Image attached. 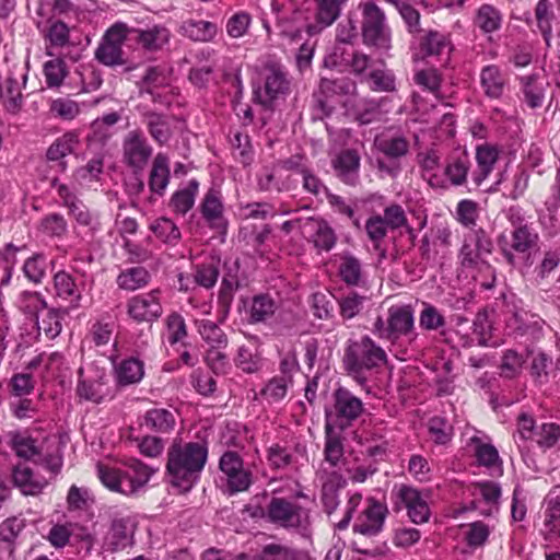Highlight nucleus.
<instances>
[{
  "label": "nucleus",
  "instance_id": "1",
  "mask_svg": "<svg viewBox=\"0 0 560 560\" xmlns=\"http://www.w3.org/2000/svg\"><path fill=\"white\" fill-rule=\"evenodd\" d=\"M208 458L206 443L174 441L167 450L166 475L173 487L186 492L199 480Z\"/></svg>",
  "mask_w": 560,
  "mask_h": 560
},
{
  "label": "nucleus",
  "instance_id": "2",
  "mask_svg": "<svg viewBox=\"0 0 560 560\" xmlns=\"http://www.w3.org/2000/svg\"><path fill=\"white\" fill-rule=\"evenodd\" d=\"M262 88L254 90V100L267 109H273L292 91V79L287 68L273 60L264 63L261 69Z\"/></svg>",
  "mask_w": 560,
  "mask_h": 560
},
{
  "label": "nucleus",
  "instance_id": "3",
  "mask_svg": "<svg viewBox=\"0 0 560 560\" xmlns=\"http://www.w3.org/2000/svg\"><path fill=\"white\" fill-rule=\"evenodd\" d=\"M386 362L385 351L369 336L357 341L349 340L342 358L345 370L355 378H359L365 371L380 368Z\"/></svg>",
  "mask_w": 560,
  "mask_h": 560
},
{
  "label": "nucleus",
  "instance_id": "4",
  "mask_svg": "<svg viewBox=\"0 0 560 560\" xmlns=\"http://www.w3.org/2000/svg\"><path fill=\"white\" fill-rule=\"evenodd\" d=\"M361 32L364 45L378 50L390 48L392 37L385 13L373 1L363 4Z\"/></svg>",
  "mask_w": 560,
  "mask_h": 560
},
{
  "label": "nucleus",
  "instance_id": "5",
  "mask_svg": "<svg viewBox=\"0 0 560 560\" xmlns=\"http://www.w3.org/2000/svg\"><path fill=\"white\" fill-rule=\"evenodd\" d=\"M129 40V27L124 23H115L102 37L96 50L95 59L107 67L126 65L122 44Z\"/></svg>",
  "mask_w": 560,
  "mask_h": 560
},
{
  "label": "nucleus",
  "instance_id": "6",
  "mask_svg": "<svg viewBox=\"0 0 560 560\" xmlns=\"http://www.w3.org/2000/svg\"><path fill=\"white\" fill-rule=\"evenodd\" d=\"M267 516L271 523L284 528H301L308 524V512L284 498H271Z\"/></svg>",
  "mask_w": 560,
  "mask_h": 560
},
{
  "label": "nucleus",
  "instance_id": "7",
  "mask_svg": "<svg viewBox=\"0 0 560 560\" xmlns=\"http://www.w3.org/2000/svg\"><path fill=\"white\" fill-rule=\"evenodd\" d=\"M332 400L331 417H335V425L341 430L350 427L364 411L362 400L346 387L339 386L335 389Z\"/></svg>",
  "mask_w": 560,
  "mask_h": 560
},
{
  "label": "nucleus",
  "instance_id": "8",
  "mask_svg": "<svg viewBox=\"0 0 560 560\" xmlns=\"http://www.w3.org/2000/svg\"><path fill=\"white\" fill-rule=\"evenodd\" d=\"M159 293V290H152L147 294L132 296L127 303L128 315L137 323L158 320L163 313Z\"/></svg>",
  "mask_w": 560,
  "mask_h": 560
},
{
  "label": "nucleus",
  "instance_id": "9",
  "mask_svg": "<svg viewBox=\"0 0 560 560\" xmlns=\"http://www.w3.org/2000/svg\"><path fill=\"white\" fill-rule=\"evenodd\" d=\"M59 194L63 198V206L68 208L69 214L74 218L79 225L88 228L86 234L90 237H94L101 230L98 217L92 213L88 206L75 195L70 194L66 187L62 186Z\"/></svg>",
  "mask_w": 560,
  "mask_h": 560
},
{
  "label": "nucleus",
  "instance_id": "10",
  "mask_svg": "<svg viewBox=\"0 0 560 560\" xmlns=\"http://www.w3.org/2000/svg\"><path fill=\"white\" fill-rule=\"evenodd\" d=\"M387 513L388 510L386 505L375 499H370L369 506L354 523L353 532L368 537L376 536L383 529Z\"/></svg>",
  "mask_w": 560,
  "mask_h": 560
},
{
  "label": "nucleus",
  "instance_id": "11",
  "mask_svg": "<svg viewBox=\"0 0 560 560\" xmlns=\"http://www.w3.org/2000/svg\"><path fill=\"white\" fill-rule=\"evenodd\" d=\"M545 320L525 308H516L508 320V327L521 337L539 339L542 336Z\"/></svg>",
  "mask_w": 560,
  "mask_h": 560
},
{
  "label": "nucleus",
  "instance_id": "12",
  "mask_svg": "<svg viewBox=\"0 0 560 560\" xmlns=\"http://www.w3.org/2000/svg\"><path fill=\"white\" fill-rule=\"evenodd\" d=\"M122 147L126 163L136 172L143 170L152 154V149L141 133L138 131L129 132Z\"/></svg>",
  "mask_w": 560,
  "mask_h": 560
},
{
  "label": "nucleus",
  "instance_id": "13",
  "mask_svg": "<svg viewBox=\"0 0 560 560\" xmlns=\"http://www.w3.org/2000/svg\"><path fill=\"white\" fill-rule=\"evenodd\" d=\"M370 62V56L358 50L348 52L347 49L341 46H336L334 51L324 59L325 67L335 68L342 65L349 66L357 75L363 74L369 68Z\"/></svg>",
  "mask_w": 560,
  "mask_h": 560
},
{
  "label": "nucleus",
  "instance_id": "14",
  "mask_svg": "<svg viewBox=\"0 0 560 560\" xmlns=\"http://www.w3.org/2000/svg\"><path fill=\"white\" fill-rule=\"evenodd\" d=\"M170 30L164 25H153L145 30L129 28V40H136L147 51H159L168 44Z\"/></svg>",
  "mask_w": 560,
  "mask_h": 560
},
{
  "label": "nucleus",
  "instance_id": "15",
  "mask_svg": "<svg viewBox=\"0 0 560 560\" xmlns=\"http://www.w3.org/2000/svg\"><path fill=\"white\" fill-rule=\"evenodd\" d=\"M135 524L129 517L114 518L106 535L107 550L116 552L133 544Z\"/></svg>",
  "mask_w": 560,
  "mask_h": 560
},
{
  "label": "nucleus",
  "instance_id": "16",
  "mask_svg": "<svg viewBox=\"0 0 560 560\" xmlns=\"http://www.w3.org/2000/svg\"><path fill=\"white\" fill-rule=\"evenodd\" d=\"M398 498L407 509V514L412 523L423 524L429 521L430 508L417 489L401 486L398 491Z\"/></svg>",
  "mask_w": 560,
  "mask_h": 560
},
{
  "label": "nucleus",
  "instance_id": "17",
  "mask_svg": "<svg viewBox=\"0 0 560 560\" xmlns=\"http://www.w3.org/2000/svg\"><path fill=\"white\" fill-rule=\"evenodd\" d=\"M223 209L220 191L210 188L200 205V213L211 229L221 233L225 232L228 225L223 217Z\"/></svg>",
  "mask_w": 560,
  "mask_h": 560
},
{
  "label": "nucleus",
  "instance_id": "18",
  "mask_svg": "<svg viewBox=\"0 0 560 560\" xmlns=\"http://www.w3.org/2000/svg\"><path fill=\"white\" fill-rule=\"evenodd\" d=\"M360 155L355 150L341 151L332 161V167L337 177L349 186H355L359 182Z\"/></svg>",
  "mask_w": 560,
  "mask_h": 560
},
{
  "label": "nucleus",
  "instance_id": "19",
  "mask_svg": "<svg viewBox=\"0 0 560 560\" xmlns=\"http://www.w3.org/2000/svg\"><path fill=\"white\" fill-rule=\"evenodd\" d=\"M389 329L393 341L413 331V310L410 305L390 306L388 308Z\"/></svg>",
  "mask_w": 560,
  "mask_h": 560
},
{
  "label": "nucleus",
  "instance_id": "20",
  "mask_svg": "<svg viewBox=\"0 0 560 560\" xmlns=\"http://www.w3.org/2000/svg\"><path fill=\"white\" fill-rule=\"evenodd\" d=\"M128 470L126 471L127 485L125 490L126 495L135 494L139 489L144 487L151 476L154 474V469L143 464L138 458H129L126 462Z\"/></svg>",
  "mask_w": 560,
  "mask_h": 560
},
{
  "label": "nucleus",
  "instance_id": "21",
  "mask_svg": "<svg viewBox=\"0 0 560 560\" xmlns=\"http://www.w3.org/2000/svg\"><path fill=\"white\" fill-rule=\"evenodd\" d=\"M338 276L348 287H361L365 283L362 262L349 252L340 254Z\"/></svg>",
  "mask_w": 560,
  "mask_h": 560
},
{
  "label": "nucleus",
  "instance_id": "22",
  "mask_svg": "<svg viewBox=\"0 0 560 560\" xmlns=\"http://www.w3.org/2000/svg\"><path fill=\"white\" fill-rule=\"evenodd\" d=\"M526 104L530 108L540 107L544 103L545 91L549 83L538 73L520 78Z\"/></svg>",
  "mask_w": 560,
  "mask_h": 560
},
{
  "label": "nucleus",
  "instance_id": "23",
  "mask_svg": "<svg viewBox=\"0 0 560 560\" xmlns=\"http://www.w3.org/2000/svg\"><path fill=\"white\" fill-rule=\"evenodd\" d=\"M306 226L314 231L312 242L317 249L329 252L335 246L337 236L327 221L311 217L304 222V228Z\"/></svg>",
  "mask_w": 560,
  "mask_h": 560
},
{
  "label": "nucleus",
  "instance_id": "24",
  "mask_svg": "<svg viewBox=\"0 0 560 560\" xmlns=\"http://www.w3.org/2000/svg\"><path fill=\"white\" fill-rule=\"evenodd\" d=\"M325 459L331 465L337 466L343 456V444L339 433L335 432L334 424L330 422L331 412L325 409Z\"/></svg>",
  "mask_w": 560,
  "mask_h": 560
},
{
  "label": "nucleus",
  "instance_id": "25",
  "mask_svg": "<svg viewBox=\"0 0 560 560\" xmlns=\"http://www.w3.org/2000/svg\"><path fill=\"white\" fill-rule=\"evenodd\" d=\"M179 33L194 42H211L218 33L215 23L205 20H186L179 27Z\"/></svg>",
  "mask_w": 560,
  "mask_h": 560
},
{
  "label": "nucleus",
  "instance_id": "26",
  "mask_svg": "<svg viewBox=\"0 0 560 560\" xmlns=\"http://www.w3.org/2000/svg\"><path fill=\"white\" fill-rule=\"evenodd\" d=\"M79 144V137L75 131H69L57 138L47 149L46 158L48 161H59L62 171L66 170L67 163L62 159L73 153Z\"/></svg>",
  "mask_w": 560,
  "mask_h": 560
},
{
  "label": "nucleus",
  "instance_id": "27",
  "mask_svg": "<svg viewBox=\"0 0 560 560\" xmlns=\"http://www.w3.org/2000/svg\"><path fill=\"white\" fill-rule=\"evenodd\" d=\"M512 225L514 226L511 234L513 250L524 254L537 245L539 236L530 225L522 223L521 218H517V222L512 220Z\"/></svg>",
  "mask_w": 560,
  "mask_h": 560
},
{
  "label": "nucleus",
  "instance_id": "28",
  "mask_svg": "<svg viewBox=\"0 0 560 560\" xmlns=\"http://www.w3.org/2000/svg\"><path fill=\"white\" fill-rule=\"evenodd\" d=\"M470 167V159L466 151L452 154L446 162L444 174L453 186H462L466 183Z\"/></svg>",
  "mask_w": 560,
  "mask_h": 560
},
{
  "label": "nucleus",
  "instance_id": "29",
  "mask_svg": "<svg viewBox=\"0 0 560 560\" xmlns=\"http://www.w3.org/2000/svg\"><path fill=\"white\" fill-rule=\"evenodd\" d=\"M170 183L168 159L166 155L159 153L152 164L149 177L150 190L159 196H163Z\"/></svg>",
  "mask_w": 560,
  "mask_h": 560
},
{
  "label": "nucleus",
  "instance_id": "30",
  "mask_svg": "<svg viewBox=\"0 0 560 560\" xmlns=\"http://www.w3.org/2000/svg\"><path fill=\"white\" fill-rule=\"evenodd\" d=\"M347 485V480L342 477V475L334 471L329 475L328 479L324 482L322 487V503L324 505L325 512L330 515L332 514L338 504V491L345 488Z\"/></svg>",
  "mask_w": 560,
  "mask_h": 560
},
{
  "label": "nucleus",
  "instance_id": "31",
  "mask_svg": "<svg viewBox=\"0 0 560 560\" xmlns=\"http://www.w3.org/2000/svg\"><path fill=\"white\" fill-rule=\"evenodd\" d=\"M175 422L173 412L164 408H154L145 412L141 427L159 433H167L174 429Z\"/></svg>",
  "mask_w": 560,
  "mask_h": 560
},
{
  "label": "nucleus",
  "instance_id": "32",
  "mask_svg": "<svg viewBox=\"0 0 560 560\" xmlns=\"http://www.w3.org/2000/svg\"><path fill=\"white\" fill-rule=\"evenodd\" d=\"M315 3V20L320 28L330 26L340 16L342 7L349 0H313Z\"/></svg>",
  "mask_w": 560,
  "mask_h": 560
},
{
  "label": "nucleus",
  "instance_id": "33",
  "mask_svg": "<svg viewBox=\"0 0 560 560\" xmlns=\"http://www.w3.org/2000/svg\"><path fill=\"white\" fill-rule=\"evenodd\" d=\"M116 381L120 386H127L140 382L143 377V363L137 358L122 360L115 369Z\"/></svg>",
  "mask_w": 560,
  "mask_h": 560
},
{
  "label": "nucleus",
  "instance_id": "34",
  "mask_svg": "<svg viewBox=\"0 0 560 560\" xmlns=\"http://www.w3.org/2000/svg\"><path fill=\"white\" fill-rule=\"evenodd\" d=\"M318 89L325 97L346 96L355 93L357 83L347 75L335 79L322 78Z\"/></svg>",
  "mask_w": 560,
  "mask_h": 560
},
{
  "label": "nucleus",
  "instance_id": "35",
  "mask_svg": "<svg viewBox=\"0 0 560 560\" xmlns=\"http://www.w3.org/2000/svg\"><path fill=\"white\" fill-rule=\"evenodd\" d=\"M12 479L15 487H18L24 495H36L42 492L45 482L35 480L33 470L27 466L18 465L12 472Z\"/></svg>",
  "mask_w": 560,
  "mask_h": 560
},
{
  "label": "nucleus",
  "instance_id": "36",
  "mask_svg": "<svg viewBox=\"0 0 560 560\" xmlns=\"http://www.w3.org/2000/svg\"><path fill=\"white\" fill-rule=\"evenodd\" d=\"M151 280L144 267H131L122 270L117 277V285L126 291H136L145 287Z\"/></svg>",
  "mask_w": 560,
  "mask_h": 560
},
{
  "label": "nucleus",
  "instance_id": "37",
  "mask_svg": "<svg viewBox=\"0 0 560 560\" xmlns=\"http://www.w3.org/2000/svg\"><path fill=\"white\" fill-rule=\"evenodd\" d=\"M481 86L488 97L499 98L504 89V80L500 69L490 65L481 70L480 74Z\"/></svg>",
  "mask_w": 560,
  "mask_h": 560
},
{
  "label": "nucleus",
  "instance_id": "38",
  "mask_svg": "<svg viewBox=\"0 0 560 560\" xmlns=\"http://www.w3.org/2000/svg\"><path fill=\"white\" fill-rule=\"evenodd\" d=\"M9 445L15 452L16 456L26 460L33 459L34 456L39 455V448L36 445V440L25 433L19 431L9 432Z\"/></svg>",
  "mask_w": 560,
  "mask_h": 560
},
{
  "label": "nucleus",
  "instance_id": "39",
  "mask_svg": "<svg viewBox=\"0 0 560 560\" xmlns=\"http://www.w3.org/2000/svg\"><path fill=\"white\" fill-rule=\"evenodd\" d=\"M276 310V302L270 295H255L252 301L249 323L257 324L266 322L275 314Z\"/></svg>",
  "mask_w": 560,
  "mask_h": 560
},
{
  "label": "nucleus",
  "instance_id": "40",
  "mask_svg": "<svg viewBox=\"0 0 560 560\" xmlns=\"http://www.w3.org/2000/svg\"><path fill=\"white\" fill-rule=\"evenodd\" d=\"M97 472L100 480L107 489L125 494L124 489H126L127 485L126 471L98 463Z\"/></svg>",
  "mask_w": 560,
  "mask_h": 560
},
{
  "label": "nucleus",
  "instance_id": "41",
  "mask_svg": "<svg viewBox=\"0 0 560 560\" xmlns=\"http://www.w3.org/2000/svg\"><path fill=\"white\" fill-rule=\"evenodd\" d=\"M144 118L151 137L160 144L166 143L172 136L166 117L155 112H148Z\"/></svg>",
  "mask_w": 560,
  "mask_h": 560
},
{
  "label": "nucleus",
  "instance_id": "42",
  "mask_svg": "<svg viewBox=\"0 0 560 560\" xmlns=\"http://www.w3.org/2000/svg\"><path fill=\"white\" fill-rule=\"evenodd\" d=\"M199 182L197 179H191L186 188L177 190L172 196L171 206L176 212L186 214L194 207Z\"/></svg>",
  "mask_w": 560,
  "mask_h": 560
},
{
  "label": "nucleus",
  "instance_id": "43",
  "mask_svg": "<svg viewBox=\"0 0 560 560\" xmlns=\"http://www.w3.org/2000/svg\"><path fill=\"white\" fill-rule=\"evenodd\" d=\"M219 268V257H211L209 261L198 265L194 276L196 283L206 289L214 287L220 275Z\"/></svg>",
  "mask_w": 560,
  "mask_h": 560
},
{
  "label": "nucleus",
  "instance_id": "44",
  "mask_svg": "<svg viewBox=\"0 0 560 560\" xmlns=\"http://www.w3.org/2000/svg\"><path fill=\"white\" fill-rule=\"evenodd\" d=\"M365 81L374 92H394L396 78L393 71L387 69H374L365 75Z\"/></svg>",
  "mask_w": 560,
  "mask_h": 560
},
{
  "label": "nucleus",
  "instance_id": "45",
  "mask_svg": "<svg viewBox=\"0 0 560 560\" xmlns=\"http://www.w3.org/2000/svg\"><path fill=\"white\" fill-rule=\"evenodd\" d=\"M502 16L491 4H482L477 12L475 23L483 33H492L500 28Z\"/></svg>",
  "mask_w": 560,
  "mask_h": 560
},
{
  "label": "nucleus",
  "instance_id": "46",
  "mask_svg": "<svg viewBox=\"0 0 560 560\" xmlns=\"http://www.w3.org/2000/svg\"><path fill=\"white\" fill-rule=\"evenodd\" d=\"M150 230L155 234L162 242L171 245H175L179 242L182 235L177 225L167 218H159L151 225Z\"/></svg>",
  "mask_w": 560,
  "mask_h": 560
},
{
  "label": "nucleus",
  "instance_id": "47",
  "mask_svg": "<svg viewBox=\"0 0 560 560\" xmlns=\"http://www.w3.org/2000/svg\"><path fill=\"white\" fill-rule=\"evenodd\" d=\"M376 147L386 158L397 160L405 156L409 151V142L402 136L381 139Z\"/></svg>",
  "mask_w": 560,
  "mask_h": 560
},
{
  "label": "nucleus",
  "instance_id": "48",
  "mask_svg": "<svg viewBox=\"0 0 560 560\" xmlns=\"http://www.w3.org/2000/svg\"><path fill=\"white\" fill-rule=\"evenodd\" d=\"M485 254L476 248L472 243L465 241L459 249L458 259L459 265L465 270L481 269L488 262L483 259Z\"/></svg>",
  "mask_w": 560,
  "mask_h": 560
},
{
  "label": "nucleus",
  "instance_id": "49",
  "mask_svg": "<svg viewBox=\"0 0 560 560\" xmlns=\"http://www.w3.org/2000/svg\"><path fill=\"white\" fill-rule=\"evenodd\" d=\"M199 334L202 339L210 345V349L225 348L228 337L224 331L211 320H202L199 326Z\"/></svg>",
  "mask_w": 560,
  "mask_h": 560
},
{
  "label": "nucleus",
  "instance_id": "50",
  "mask_svg": "<svg viewBox=\"0 0 560 560\" xmlns=\"http://www.w3.org/2000/svg\"><path fill=\"white\" fill-rule=\"evenodd\" d=\"M366 300L364 295H360L355 291L349 292L347 295L338 300L339 313L343 319H351L355 317L363 308V303Z\"/></svg>",
  "mask_w": 560,
  "mask_h": 560
},
{
  "label": "nucleus",
  "instance_id": "51",
  "mask_svg": "<svg viewBox=\"0 0 560 560\" xmlns=\"http://www.w3.org/2000/svg\"><path fill=\"white\" fill-rule=\"evenodd\" d=\"M448 44L445 35L438 31H429L420 42V48L425 56H439Z\"/></svg>",
  "mask_w": 560,
  "mask_h": 560
},
{
  "label": "nucleus",
  "instance_id": "52",
  "mask_svg": "<svg viewBox=\"0 0 560 560\" xmlns=\"http://www.w3.org/2000/svg\"><path fill=\"white\" fill-rule=\"evenodd\" d=\"M26 521L23 517L12 516L0 524V540L13 545L25 528Z\"/></svg>",
  "mask_w": 560,
  "mask_h": 560
},
{
  "label": "nucleus",
  "instance_id": "53",
  "mask_svg": "<svg viewBox=\"0 0 560 560\" xmlns=\"http://www.w3.org/2000/svg\"><path fill=\"white\" fill-rule=\"evenodd\" d=\"M388 230L381 214L371 215L365 222V232L376 250L386 237Z\"/></svg>",
  "mask_w": 560,
  "mask_h": 560
},
{
  "label": "nucleus",
  "instance_id": "54",
  "mask_svg": "<svg viewBox=\"0 0 560 560\" xmlns=\"http://www.w3.org/2000/svg\"><path fill=\"white\" fill-rule=\"evenodd\" d=\"M44 73L48 88L60 86L67 74L66 62L60 58L48 60L44 65Z\"/></svg>",
  "mask_w": 560,
  "mask_h": 560
},
{
  "label": "nucleus",
  "instance_id": "55",
  "mask_svg": "<svg viewBox=\"0 0 560 560\" xmlns=\"http://www.w3.org/2000/svg\"><path fill=\"white\" fill-rule=\"evenodd\" d=\"M49 22H50V25L45 35L46 39L49 40V43L52 47L67 46L69 44V39H70L69 26L60 20L51 21V19H49Z\"/></svg>",
  "mask_w": 560,
  "mask_h": 560
},
{
  "label": "nucleus",
  "instance_id": "56",
  "mask_svg": "<svg viewBox=\"0 0 560 560\" xmlns=\"http://www.w3.org/2000/svg\"><path fill=\"white\" fill-rule=\"evenodd\" d=\"M415 83L431 93H436L441 89L442 78L434 68L422 69L416 72Z\"/></svg>",
  "mask_w": 560,
  "mask_h": 560
},
{
  "label": "nucleus",
  "instance_id": "57",
  "mask_svg": "<svg viewBox=\"0 0 560 560\" xmlns=\"http://www.w3.org/2000/svg\"><path fill=\"white\" fill-rule=\"evenodd\" d=\"M419 324L420 327L425 330H436L444 327L446 322L444 316L435 306L431 304H424V307L420 313Z\"/></svg>",
  "mask_w": 560,
  "mask_h": 560
},
{
  "label": "nucleus",
  "instance_id": "58",
  "mask_svg": "<svg viewBox=\"0 0 560 560\" xmlns=\"http://www.w3.org/2000/svg\"><path fill=\"white\" fill-rule=\"evenodd\" d=\"M45 267L44 255L35 254L25 260L23 272L30 281L37 284L42 282L45 276Z\"/></svg>",
  "mask_w": 560,
  "mask_h": 560
},
{
  "label": "nucleus",
  "instance_id": "59",
  "mask_svg": "<svg viewBox=\"0 0 560 560\" xmlns=\"http://www.w3.org/2000/svg\"><path fill=\"white\" fill-rule=\"evenodd\" d=\"M535 16L537 20V24L539 30L541 31V34L547 43L549 45V39L551 36V24H550V2L549 0H539L535 8Z\"/></svg>",
  "mask_w": 560,
  "mask_h": 560
},
{
  "label": "nucleus",
  "instance_id": "60",
  "mask_svg": "<svg viewBox=\"0 0 560 560\" xmlns=\"http://www.w3.org/2000/svg\"><path fill=\"white\" fill-rule=\"evenodd\" d=\"M43 232L50 236L60 237L67 233L68 223L59 213H50L40 221Z\"/></svg>",
  "mask_w": 560,
  "mask_h": 560
},
{
  "label": "nucleus",
  "instance_id": "61",
  "mask_svg": "<svg viewBox=\"0 0 560 560\" xmlns=\"http://www.w3.org/2000/svg\"><path fill=\"white\" fill-rule=\"evenodd\" d=\"M384 223L389 230H397L407 226V217L402 207L398 203H392L384 209L382 215Z\"/></svg>",
  "mask_w": 560,
  "mask_h": 560
},
{
  "label": "nucleus",
  "instance_id": "62",
  "mask_svg": "<svg viewBox=\"0 0 560 560\" xmlns=\"http://www.w3.org/2000/svg\"><path fill=\"white\" fill-rule=\"evenodd\" d=\"M221 349H209L205 357V362L215 375L226 374L230 366L228 355Z\"/></svg>",
  "mask_w": 560,
  "mask_h": 560
},
{
  "label": "nucleus",
  "instance_id": "63",
  "mask_svg": "<svg viewBox=\"0 0 560 560\" xmlns=\"http://www.w3.org/2000/svg\"><path fill=\"white\" fill-rule=\"evenodd\" d=\"M250 14L244 11L232 15L226 23V32L233 38H238L246 34L250 25Z\"/></svg>",
  "mask_w": 560,
  "mask_h": 560
},
{
  "label": "nucleus",
  "instance_id": "64",
  "mask_svg": "<svg viewBox=\"0 0 560 560\" xmlns=\"http://www.w3.org/2000/svg\"><path fill=\"white\" fill-rule=\"evenodd\" d=\"M489 535V526L481 521H477L469 525V530L466 533L465 539L469 547L477 548L485 545Z\"/></svg>",
  "mask_w": 560,
  "mask_h": 560
}]
</instances>
